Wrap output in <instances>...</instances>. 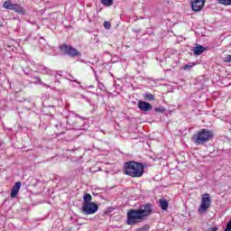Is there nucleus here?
Here are the masks:
<instances>
[{
    "instance_id": "obj_1",
    "label": "nucleus",
    "mask_w": 231,
    "mask_h": 231,
    "mask_svg": "<svg viewBox=\"0 0 231 231\" xmlns=\"http://www.w3.org/2000/svg\"><path fill=\"white\" fill-rule=\"evenodd\" d=\"M151 214H152V206L151 204L143 205L138 209H130L127 212L126 223L130 226L137 225V223H142Z\"/></svg>"
},
{
    "instance_id": "obj_2",
    "label": "nucleus",
    "mask_w": 231,
    "mask_h": 231,
    "mask_svg": "<svg viewBox=\"0 0 231 231\" xmlns=\"http://www.w3.org/2000/svg\"><path fill=\"white\" fill-rule=\"evenodd\" d=\"M124 171L126 176L131 178H142L143 176V164L134 161L125 162Z\"/></svg>"
},
{
    "instance_id": "obj_3",
    "label": "nucleus",
    "mask_w": 231,
    "mask_h": 231,
    "mask_svg": "<svg viewBox=\"0 0 231 231\" xmlns=\"http://www.w3.org/2000/svg\"><path fill=\"white\" fill-rule=\"evenodd\" d=\"M212 138H214V133L212 131L208 129H201L192 136V142H194L196 145H201L207 143V142H210Z\"/></svg>"
},
{
    "instance_id": "obj_4",
    "label": "nucleus",
    "mask_w": 231,
    "mask_h": 231,
    "mask_svg": "<svg viewBox=\"0 0 231 231\" xmlns=\"http://www.w3.org/2000/svg\"><path fill=\"white\" fill-rule=\"evenodd\" d=\"M210 205H212V199H210V194L206 193L202 195L201 203L198 209L199 214L207 213V210H208Z\"/></svg>"
},
{
    "instance_id": "obj_5",
    "label": "nucleus",
    "mask_w": 231,
    "mask_h": 231,
    "mask_svg": "<svg viewBox=\"0 0 231 231\" xmlns=\"http://www.w3.org/2000/svg\"><path fill=\"white\" fill-rule=\"evenodd\" d=\"M81 210L86 216H91L98 212V205L95 202L86 203L82 205Z\"/></svg>"
},
{
    "instance_id": "obj_6",
    "label": "nucleus",
    "mask_w": 231,
    "mask_h": 231,
    "mask_svg": "<svg viewBox=\"0 0 231 231\" xmlns=\"http://www.w3.org/2000/svg\"><path fill=\"white\" fill-rule=\"evenodd\" d=\"M60 49L61 50V51H63V53H66L67 55H70L71 57H77V55H80V53L79 52V51H77V49L69 45L63 44L60 47Z\"/></svg>"
},
{
    "instance_id": "obj_7",
    "label": "nucleus",
    "mask_w": 231,
    "mask_h": 231,
    "mask_svg": "<svg viewBox=\"0 0 231 231\" xmlns=\"http://www.w3.org/2000/svg\"><path fill=\"white\" fill-rule=\"evenodd\" d=\"M205 6V0H192L191 8L193 12H199Z\"/></svg>"
},
{
    "instance_id": "obj_8",
    "label": "nucleus",
    "mask_w": 231,
    "mask_h": 231,
    "mask_svg": "<svg viewBox=\"0 0 231 231\" xmlns=\"http://www.w3.org/2000/svg\"><path fill=\"white\" fill-rule=\"evenodd\" d=\"M138 107L141 111H151L152 109V106L145 101H139L138 102Z\"/></svg>"
},
{
    "instance_id": "obj_9",
    "label": "nucleus",
    "mask_w": 231,
    "mask_h": 231,
    "mask_svg": "<svg viewBox=\"0 0 231 231\" xmlns=\"http://www.w3.org/2000/svg\"><path fill=\"white\" fill-rule=\"evenodd\" d=\"M21 190V182H16L11 189V198H16Z\"/></svg>"
},
{
    "instance_id": "obj_10",
    "label": "nucleus",
    "mask_w": 231,
    "mask_h": 231,
    "mask_svg": "<svg viewBox=\"0 0 231 231\" xmlns=\"http://www.w3.org/2000/svg\"><path fill=\"white\" fill-rule=\"evenodd\" d=\"M12 10L14 12H16V14H26V11H24V8H23V6H21V5L19 4H14Z\"/></svg>"
},
{
    "instance_id": "obj_11",
    "label": "nucleus",
    "mask_w": 231,
    "mask_h": 231,
    "mask_svg": "<svg viewBox=\"0 0 231 231\" xmlns=\"http://www.w3.org/2000/svg\"><path fill=\"white\" fill-rule=\"evenodd\" d=\"M159 207H161L162 210H167L169 208V201L165 199H161L159 200Z\"/></svg>"
},
{
    "instance_id": "obj_12",
    "label": "nucleus",
    "mask_w": 231,
    "mask_h": 231,
    "mask_svg": "<svg viewBox=\"0 0 231 231\" xmlns=\"http://www.w3.org/2000/svg\"><path fill=\"white\" fill-rule=\"evenodd\" d=\"M203 51H205V47H203L201 45L197 46L193 49L194 55H201V53H203Z\"/></svg>"
},
{
    "instance_id": "obj_13",
    "label": "nucleus",
    "mask_w": 231,
    "mask_h": 231,
    "mask_svg": "<svg viewBox=\"0 0 231 231\" xmlns=\"http://www.w3.org/2000/svg\"><path fill=\"white\" fill-rule=\"evenodd\" d=\"M93 197L89 193H86L83 197V205H86V203H92Z\"/></svg>"
},
{
    "instance_id": "obj_14",
    "label": "nucleus",
    "mask_w": 231,
    "mask_h": 231,
    "mask_svg": "<svg viewBox=\"0 0 231 231\" xmlns=\"http://www.w3.org/2000/svg\"><path fill=\"white\" fill-rule=\"evenodd\" d=\"M14 5L15 4H12V2L10 0H8V1L4 2L3 6H4V8H5V10H13Z\"/></svg>"
},
{
    "instance_id": "obj_15",
    "label": "nucleus",
    "mask_w": 231,
    "mask_h": 231,
    "mask_svg": "<svg viewBox=\"0 0 231 231\" xmlns=\"http://www.w3.org/2000/svg\"><path fill=\"white\" fill-rule=\"evenodd\" d=\"M219 5H224V6H230L231 0H217Z\"/></svg>"
},
{
    "instance_id": "obj_16",
    "label": "nucleus",
    "mask_w": 231,
    "mask_h": 231,
    "mask_svg": "<svg viewBox=\"0 0 231 231\" xmlns=\"http://www.w3.org/2000/svg\"><path fill=\"white\" fill-rule=\"evenodd\" d=\"M104 6H113V0H101Z\"/></svg>"
},
{
    "instance_id": "obj_17",
    "label": "nucleus",
    "mask_w": 231,
    "mask_h": 231,
    "mask_svg": "<svg viewBox=\"0 0 231 231\" xmlns=\"http://www.w3.org/2000/svg\"><path fill=\"white\" fill-rule=\"evenodd\" d=\"M103 26L106 28V30H111V23L107 21L104 22Z\"/></svg>"
},
{
    "instance_id": "obj_18",
    "label": "nucleus",
    "mask_w": 231,
    "mask_h": 231,
    "mask_svg": "<svg viewBox=\"0 0 231 231\" xmlns=\"http://www.w3.org/2000/svg\"><path fill=\"white\" fill-rule=\"evenodd\" d=\"M194 66H196L195 63H190V64H188V65H185L183 67V69L187 70V69H191V68H194Z\"/></svg>"
},
{
    "instance_id": "obj_19",
    "label": "nucleus",
    "mask_w": 231,
    "mask_h": 231,
    "mask_svg": "<svg viewBox=\"0 0 231 231\" xmlns=\"http://www.w3.org/2000/svg\"><path fill=\"white\" fill-rule=\"evenodd\" d=\"M145 98H149V100H154V96L152 94H146Z\"/></svg>"
},
{
    "instance_id": "obj_20",
    "label": "nucleus",
    "mask_w": 231,
    "mask_h": 231,
    "mask_svg": "<svg viewBox=\"0 0 231 231\" xmlns=\"http://www.w3.org/2000/svg\"><path fill=\"white\" fill-rule=\"evenodd\" d=\"M224 62H231V55H227L224 58Z\"/></svg>"
},
{
    "instance_id": "obj_21",
    "label": "nucleus",
    "mask_w": 231,
    "mask_h": 231,
    "mask_svg": "<svg viewBox=\"0 0 231 231\" xmlns=\"http://www.w3.org/2000/svg\"><path fill=\"white\" fill-rule=\"evenodd\" d=\"M155 111H159L160 113H163L165 111V109L160 108V107H156Z\"/></svg>"
},
{
    "instance_id": "obj_22",
    "label": "nucleus",
    "mask_w": 231,
    "mask_h": 231,
    "mask_svg": "<svg viewBox=\"0 0 231 231\" xmlns=\"http://www.w3.org/2000/svg\"><path fill=\"white\" fill-rule=\"evenodd\" d=\"M135 231H147V228L140 227V228L136 229Z\"/></svg>"
},
{
    "instance_id": "obj_23",
    "label": "nucleus",
    "mask_w": 231,
    "mask_h": 231,
    "mask_svg": "<svg viewBox=\"0 0 231 231\" xmlns=\"http://www.w3.org/2000/svg\"><path fill=\"white\" fill-rule=\"evenodd\" d=\"M208 231H217V227H210Z\"/></svg>"
}]
</instances>
